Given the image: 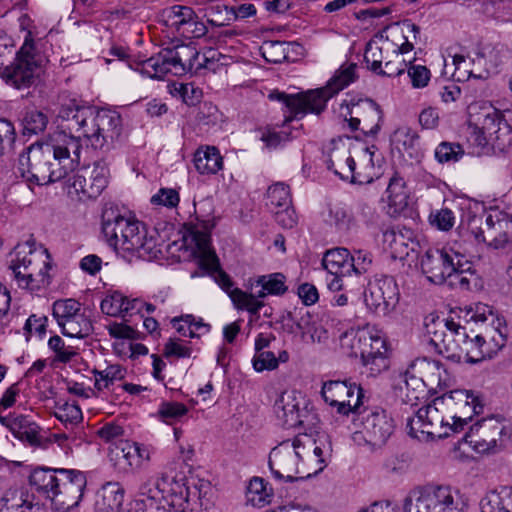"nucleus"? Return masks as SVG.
<instances>
[{
	"mask_svg": "<svg viewBox=\"0 0 512 512\" xmlns=\"http://www.w3.org/2000/svg\"><path fill=\"white\" fill-rule=\"evenodd\" d=\"M81 160V145L66 131H57L45 143H32L18 156L14 175L31 190L65 178Z\"/></svg>",
	"mask_w": 512,
	"mask_h": 512,
	"instance_id": "nucleus-1",
	"label": "nucleus"
},
{
	"mask_svg": "<svg viewBox=\"0 0 512 512\" xmlns=\"http://www.w3.org/2000/svg\"><path fill=\"white\" fill-rule=\"evenodd\" d=\"M59 117L66 122L68 134L83 138L95 150L109 151L122 133V118L116 111L99 109L75 99L62 104Z\"/></svg>",
	"mask_w": 512,
	"mask_h": 512,
	"instance_id": "nucleus-2",
	"label": "nucleus"
},
{
	"mask_svg": "<svg viewBox=\"0 0 512 512\" xmlns=\"http://www.w3.org/2000/svg\"><path fill=\"white\" fill-rule=\"evenodd\" d=\"M102 233L106 242L123 258L147 259L156 256L153 239H147L146 227L128 210L106 205L102 212Z\"/></svg>",
	"mask_w": 512,
	"mask_h": 512,
	"instance_id": "nucleus-3",
	"label": "nucleus"
},
{
	"mask_svg": "<svg viewBox=\"0 0 512 512\" xmlns=\"http://www.w3.org/2000/svg\"><path fill=\"white\" fill-rule=\"evenodd\" d=\"M356 69L357 65L350 63L347 66H341L324 87L292 94L273 90L268 98L281 102L286 107L289 113L286 116V122L302 119L308 113L319 115L326 109L329 99L356 80Z\"/></svg>",
	"mask_w": 512,
	"mask_h": 512,
	"instance_id": "nucleus-4",
	"label": "nucleus"
},
{
	"mask_svg": "<svg viewBox=\"0 0 512 512\" xmlns=\"http://www.w3.org/2000/svg\"><path fill=\"white\" fill-rule=\"evenodd\" d=\"M208 54L201 56L194 46L186 44L165 48L142 62V74L152 79H162L168 73L181 76L197 72L201 68H208L216 51L209 50Z\"/></svg>",
	"mask_w": 512,
	"mask_h": 512,
	"instance_id": "nucleus-5",
	"label": "nucleus"
},
{
	"mask_svg": "<svg viewBox=\"0 0 512 512\" xmlns=\"http://www.w3.org/2000/svg\"><path fill=\"white\" fill-rule=\"evenodd\" d=\"M8 272L21 289L38 290L49 284V264L36 251L34 243L26 241L15 246L10 254Z\"/></svg>",
	"mask_w": 512,
	"mask_h": 512,
	"instance_id": "nucleus-6",
	"label": "nucleus"
},
{
	"mask_svg": "<svg viewBox=\"0 0 512 512\" xmlns=\"http://www.w3.org/2000/svg\"><path fill=\"white\" fill-rule=\"evenodd\" d=\"M193 450H180L179 454L173 458L165 467L161 475L152 482L153 495L161 506V498L170 496L172 502L181 505L182 502H189V495H195V489L192 492L188 489L189 477L187 473L191 472L189 461L192 459Z\"/></svg>",
	"mask_w": 512,
	"mask_h": 512,
	"instance_id": "nucleus-7",
	"label": "nucleus"
},
{
	"mask_svg": "<svg viewBox=\"0 0 512 512\" xmlns=\"http://www.w3.org/2000/svg\"><path fill=\"white\" fill-rule=\"evenodd\" d=\"M125 489L118 482H107L97 493L95 512H166L153 495L152 482L145 480L135 498L123 507Z\"/></svg>",
	"mask_w": 512,
	"mask_h": 512,
	"instance_id": "nucleus-8",
	"label": "nucleus"
},
{
	"mask_svg": "<svg viewBox=\"0 0 512 512\" xmlns=\"http://www.w3.org/2000/svg\"><path fill=\"white\" fill-rule=\"evenodd\" d=\"M197 223H189V233L195 244V254L198 259L199 268L208 274H215V280L219 286L229 295L234 291L233 282L228 274L221 268L219 259L211 247L210 231L213 224L209 219L195 217Z\"/></svg>",
	"mask_w": 512,
	"mask_h": 512,
	"instance_id": "nucleus-9",
	"label": "nucleus"
},
{
	"mask_svg": "<svg viewBox=\"0 0 512 512\" xmlns=\"http://www.w3.org/2000/svg\"><path fill=\"white\" fill-rule=\"evenodd\" d=\"M450 486L428 484L412 489L403 504L404 512H463Z\"/></svg>",
	"mask_w": 512,
	"mask_h": 512,
	"instance_id": "nucleus-10",
	"label": "nucleus"
},
{
	"mask_svg": "<svg viewBox=\"0 0 512 512\" xmlns=\"http://www.w3.org/2000/svg\"><path fill=\"white\" fill-rule=\"evenodd\" d=\"M469 230L478 242L502 248L512 241V216L499 210L489 212L484 222L482 217L474 216L469 221Z\"/></svg>",
	"mask_w": 512,
	"mask_h": 512,
	"instance_id": "nucleus-11",
	"label": "nucleus"
},
{
	"mask_svg": "<svg viewBox=\"0 0 512 512\" xmlns=\"http://www.w3.org/2000/svg\"><path fill=\"white\" fill-rule=\"evenodd\" d=\"M442 400L454 414L451 416L452 424H444L442 419L441 425L453 433L462 431L464 425H467L474 415L481 414L484 409L479 397L469 390L450 391L443 395Z\"/></svg>",
	"mask_w": 512,
	"mask_h": 512,
	"instance_id": "nucleus-12",
	"label": "nucleus"
},
{
	"mask_svg": "<svg viewBox=\"0 0 512 512\" xmlns=\"http://www.w3.org/2000/svg\"><path fill=\"white\" fill-rule=\"evenodd\" d=\"M59 481L52 505L57 512H73L84 495L87 478L84 472L76 469L59 468Z\"/></svg>",
	"mask_w": 512,
	"mask_h": 512,
	"instance_id": "nucleus-13",
	"label": "nucleus"
},
{
	"mask_svg": "<svg viewBox=\"0 0 512 512\" xmlns=\"http://www.w3.org/2000/svg\"><path fill=\"white\" fill-rule=\"evenodd\" d=\"M321 394L326 403L337 408L341 415L361 413L363 389L348 380H330L323 383Z\"/></svg>",
	"mask_w": 512,
	"mask_h": 512,
	"instance_id": "nucleus-14",
	"label": "nucleus"
},
{
	"mask_svg": "<svg viewBox=\"0 0 512 512\" xmlns=\"http://www.w3.org/2000/svg\"><path fill=\"white\" fill-rule=\"evenodd\" d=\"M458 258L464 259V255L451 247L429 248L421 257V270L431 283L443 284L455 271Z\"/></svg>",
	"mask_w": 512,
	"mask_h": 512,
	"instance_id": "nucleus-15",
	"label": "nucleus"
},
{
	"mask_svg": "<svg viewBox=\"0 0 512 512\" xmlns=\"http://www.w3.org/2000/svg\"><path fill=\"white\" fill-rule=\"evenodd\" d=\"M109 176L108 164L104 160L95 161L93 168L82 167L69 180L80 198L95 199L107 187Z\"/></svg>",
	"mask_w": 512,
	"mask_h": 512,
	"instance_id": "nucleus-16",
	"label": "nucleus"
},
{
	"mask_svg": "<svg viewBox=\"0 0 512 512\" xmlns=\"http://www.w3.org/2000/svg\"><path fill=\"white\" fill-rule=\"evenodd\" d=\"M38 68L34 55L24 45L14 61L1 69L0 76L6 84L18 90L25 89L34 84Z\"/></svg>",
	"mask_w": 512,
	"mask_h": 512,
	"instance_id": "nucleus-17",
	"label": "nucleus"
},
{
	"mask_svg": "<svg viewBox=\"0 0 512 512\" xmlns=\"http://www.w3.org/2000/svg\"><path fill=\"white\" fill-rule=\"evenodd\" d=\"M274 409L278 419L288 428L304 425L308 417L306 400L295 390L284 391L276 400Z\"/></svg>",
	"mask_w": 512,
	"mask_h": 512,
	"instance_id": "nucleus-18",
	"label": "nucleus"
},
{
	"mask_svg": "<svg viewBox=\"0 0 512 512\" xmlns=\"http://www.w3.org/2000/svg\"><path fill=\"white\" fill-rule=\"evenodd\" d=\"M58 469L47 467L34 468L28 477L31 492L52 502L60 478L58 476Z\"/></svg>",
	"mask_w": 512,
	"mask_h": 512,
	"instance_id": "nucleus-19",
	"label": "nucleus"
},
{
	"mask_svg": "<svg viewBox=\"0 0 512 512\" xmlns=\"http://www.w3.org/2000/svg\"><path fill=\"white\" fill-rule=\"evenodd\" d=\"M355 115L360 117L361 131L365 136H375L380 130L383 112L372 99H361L354 104Z\"/></svg>",
	"mask_w": 512,
	"mask_h": 512,
	"instance_id": "nucleus-20",
	"label": "nucleus"
},
{
	"mask_svg": "<svg viewBox=\"0 0 512 512\" xmlns=\"http://www.w3.org/2000/svg\"><path fill=\"white\" fill-rule=\"evenodd\" d=\"M109 460L122 473L133 472L150 461L149 450H110Z\"/></svg>",
	"mask_w": 512,
	"mask_h": 512,
	"instance_id": "nucleus-21",
	"label": "nucleus"
},
{
	"mask_svg": "<svg viewBox=\"0 0 512 512\" xmlns=\"http://www.w3.org/2000/svg\"><path fill=\"white\" fill-rule=\"evenodd\" d=\"M194 11L188 6L174 5L166 8L161 13L160 22L177 32L186 36L193 24Z\"/></svg>",
	"mask_w": 512,
	"mask_h": 512,
	"instance_id": "nucleus-22",
	"label": "nucleus"
},
{
	"mask_svg": "<svg viewBox=\"0 0 512 512\" xmlns=\"http://www.w3.org/2000/svg\"><path fill=\"white\" fill-rule=\"evenodd\" d=\"M0 512H46L39 503H33L24 489H9L0 503Z\"/></svg>",
	"mask_w": 512,
	"mask_h": 512,
	"instance_id": "nucleus-23",
	"label": "nucleus"
},
{
	"mask_svg": "<svg viewBox=\"0 0 512 512\" xmlns=\"http://www.w3.org/2000/svg\"><path fill=\"white\" fill-rule=\"evenodd\" d=\"M486 422L485 419L473 424L470 426L469 431L465 432L464 435L457 441L455 446L460 445L461 442H465L466 444L472 445L473 448H477L478 445H487V448H505L510 443L511 433L504 426L497 424L493 426V432L496 433L498 438H491L489 441L482 439V441L473 440L472 436L475 431H478L482 424ZM457 448V447H454Z\"/></svg>",
	"mask_w": 512,
	"mask_h": 512,
	"instance_id": "nucleus-24",
	"label": "nucleus"
},
{
	"mask_svg": "<svg viewBox=\"0 0 512 512\" xmlns=\"http://www.w3.org/2000/svg\"><path fill=\"white\" fill-rule=\"evenodd\" d=\"M351 252L343 247L326 251L322 259V266L328 274L351 275L353 265L350 264Z\"/></svg>",
	"mask_w": 512,
	"mask_h": 512,
	"instance_id": "nucleus-25",
	"label": "nucleus"
},
{
	"mask_svg": "<svg viewBox=\"0 0 512 512\" xmlns=\"http://www.w3.org/2000/svg\"><path fill=\"white\" fill-rule=\"evenodd\" d=\"M440 363L435 360H428L427 358H418L410 364L408 369L399 376V386L402 389V383L408 390L410 387L413 390L421 387L424 384L423 371L439 369Z\"/></svg>",
	"mask_w": 512,
	"mask_h": 512,
	"instance_id": "nucleus-26",
	"label": "nucleus"
},
{
	"mask_svg": "<svg viewBox=\"0 0 512 512\" xmlns=\"http://www.w3.org/2000/svg\"><path fill=\"white\" fill-rule=\"evenodd\" d=\"M300 455L297 450H271L269 455V468L276 479L286 478L293 481L294 477L289 474L290 468L287 462L294 463Z\"/></svg>",
	"mask_w": 512,
	"mask_h": 512,
	"instance_id": "nucleus-27",
	"label": "nucleus"
},
{
	"mask_svg": "<svg viewBox=\"0 0 512 512\" xmlns=\"http://www.w3.org/2000/svg\"><path fill=\"white\" fill-rule=\"evenodd\" d=\"M387 200L394 213L402 212L409 204L410 192L406 181L398 173L390 178L387 189Z\"/></svg>",
	"mask_w": 512,
	"mask_h": 512,
	"instance_id": "nucleus-28",
	"label": "nucleus"
},
{
	"mask_svg": "<svg viewBox=\"0 0 512 512\" xmlns=\"http://www.w3.org/2000/svg\"><path fill=\"white\" fill-rule=\"evenodd\" d=\"M482 512H512V486L491 491L480 502Z\"/></svg>",
	"mask_w": 512,
	"mask_h": 512,
	"instance_id": "nucleus-29",
	"label": "nucleus"
},
{
	"mask_svg": "<svg viewBox=\"0 0 512 512\" xmlns=\"http://www.w3.org/2000/svg\"><path fill=\"white\" fill-rule=\"evenodd\" d=\"M137 304H140L139 300H129L122 293L115 291L101 301L100 308L108 316L125 317L126 314L131 313L135 309Z\"/></svg>",
	"mask_w": 512,
	"mask_h": 512,
	"instance_id": "nucleus-30",
	"label": "nucleus"
},
{
	"mask_svg": "<svg viewBox=\"0 0 512 512\" xmlns=\"http://www.w3.org/2000/svg\"><path fill=\"white\" fill-rule=\"evenodd\" d=\"M435 418L438 419V409L436 407L431 406V405L421 407L417 411L416 418L411 419L408 422V426L410 427V430H409L410 436L418 437L415 434V429H416L415 425H418L419 428H421L422 434H427V436H431V437L436 436V434L429 429V427L433 425V420ZM448 436H449V432L446 428L443 433L437 434V437H439V438L448 437Z\"/></svg>",
	"mask_w": 512,
	"mask_h": 512,
	"instance_id": "nucleus-31",
	"label": "nucleus"
},
{
	"mask_svg": "<svg viewBox=\"0 0 512 512\" xmlns=\"http://www.w3.org/2000/svg\"><path fill=\"white\" fill-rule=\"evenodd\" d=\"M196 170L201 174H215L222 169L223 158L219 150L212 146L198 149L194 154Z\"/></svg>",
	"mask_w": 512,
	"mask_h": 512,
	"instance_id": "nucleus-32",
	"label": "nucleus"
},
{
	"mask_svg": "<svg viewBox=\"0 0 512 512\" xmlns=\"http://www.w3.org/2000/svg\"><path fill=\"white\" fill-rule=\"evenodd\" d=\"M370 425V433L374 437V445L385 444L394 431V425L391 418L384 412H372L367 418Z\"/></svg>",
	"mask_w": 512,
	"mask_h": 512,
	"instance_id": "nucleus-33",
	"label": "nucleus"
},
{
	"mask_svg": "<svg viewBox=\"0 0 512 512\" xmlns=\"http://www.w3.org/2000/svg\"><path fill=\"white\" fill-rule=\"evenodd\" d=\"M59 326L63 335L70 338L84 339L93 331L92 322L85 312L72 316Z\"/></svg>",
	"mask_w": 512,
	"mask_h": 512,
	"instance_id": "nucleus-34",
	"label": "nucleus"
},
{
	"mask_svg": "<svg viewBox=\"0 0 512 512\" xmlns=\"http://www.w3.org/2000/svg\"><path fill=\"white\" fill-rule=\"evenodd\" d=\"M392 142L400 152H406L411 158L417 157L419 135L409 127H399L392 136Z\"/></svg>",
	"mask_w": 512,
	"mask_h": 512,
	"instance_id": "nucleus-35",
	"label": "nucleus"
},
{
	"mask_svg": "<svg viewBox=\"0 0 512 512\" xmlns=\"http://www.w3.org/2000/svg\"><path fill=\"white\" fill-rule=\"evenodd\" d=\"M327 222L339 232H348L355 225L351 209L342 203L329 206Z\"/></svg>",
	"mask_w": 512,
	"mask_h": 512,
	"instance_id": "nucleus-36",
	"label": "nucleus"
},
{
	"mask_svg": "<svg viewBox=\"0 0 512 512\" xmlns=\"http://www.w3.org/2000/svg\"><path fill=\"white\" fill-rule=\"evenodd\" d=\"M256 286H260L258 297L267 295L281 296L288 290L286 277L282 273H272L259 276L256 280Z\"/></svg>",
	"mask_w": 512,
	"mask_h": 512,
	"instance_id": "nucleus-37",
	"label": "nucleus"
},
{
	"mask_svg": "<svg viewBox=\"0 0 512 512\" xmlns=\"http://www.w3.org/2000/svg\"><path fill=\"white\" fill-rule=\"evenodd\" d=\"M272 490L262 478L254 477L250 480L246 490V500L252 506L263 507L271 502Z\"/></svg>",
	"mask_w": 512,
	"mask_h": 512,
	"instance_id": "nucleus-38",
	"label": "nucleus"
},
{
	"mask_svg": "<svg viewBox=\"0 0 512 512\" xmlns=\"http://www.w3.org/2000/svg\"><path fill=\"white\" fill-rule=\"evenodd\" d=\"M205 16L210 25L223 27L236 20L234 7L215 2L205 8Z\"/></svg>",
	"mask_w": 512,
	"mask_h": 512,
	"instance_id": "nucleus-39",
	"label": "nucleus"
},
{
	"mask_svg": "<svg viewBox=\"0 0 512 512\" xmlns=\"http://www.w3.org/2000/svg\"><path fill=\"white\" fill-rule=\"evenodd\" d=\"M461 312L463 313L462 317L467 323L474 322L484 324L489 322L493 325L496 320L500 325V319L493 311V308L487 304L475 303L473 305L466 306L461 310Z\"/></svg>",
	"mask_w": 512,
	"mask_h": 512,
	"instance_id": "nucleus-40",
	"label": "nucleus"
},
{
	"mask_svg": "<svg viewBox=\"0 0 512 512\" xmlns=\"http://www.w3.org/2000/svg\"><path fill=\"white\" fill-rule=\"evenodd\" d=\"M364 302L367 308L376 315L385 316L395 309L388 305L385 297L379 293V289L376 288L373 281L368 283L364 292Z\"/></svg>",
	"mask_w": 512,
	"mask_h": 512,
	"instance_id": "nucleus-41",
	"label": "nucleus"
},
{
	"mask_svg": "<svg viewBox=\"0 0 512 512\" xmlns=\"http://www.w3.org/2000/svg\"><path fill=\"white\" fill-rule=\"evenodd\" d=\"M261 298L258 297V293L256 295L248 294L239 288L234 289L231 294V300L237 309L246 310L253 315L258 314L260 309L264 307Z\"/></svg>",
	"mask_w": 512,
	"mask_h": 512,
	"instance_id": "nucleus-42",
	"label": "nucleus"
},
{
	"mask_svg": "<svg viewBox=\"0 0 512 512\" xmlns=\"http://www.w3.org/2000/svg\"><path fill=\"white\" fill-rule=\"evenodd\" d=\"M37 426L28 423L26 418L14 420L12 424V430L14 435L24 443L31 446L40 445V437L38 435Z\"/></svg>",
	"mask_w": 512,
	"mask_h": 512,
	"instance_id": "nucleus-43",
	"label": "nucleus"
},
{
	"mask_svg": "<svg viewBox=\"0 0 512 512\" xmlns=\"http://www.w3.org/2000/svg\"><path fill=\"white\" fill-rule=\"evenodd\" d=\"M464 155V150L459 143L441 142L434 151L435 159L441 164L458 162Z\"/></svg>",
	"mask_w": 512,
	"mask_h": 512,
	"instance_id": "nucleus-44",
	"label": "nucleus"
},
{
	"mask_svg": "<svg viewBox=\"0 0 512 512\" xmlns=\"http://www.w3.org/2000/svg\"><path fill=\"white\" fill-rule=\"evenodd\" d=\"M81 303L75 299H61L53 303V316L58 325L76 314L83 313Z\"/></svg>",
	"mask_w": 512,
	"mask_h": 512,
	"instance_id": "nucleus-45",
	"label": "nucleus"
},
{
	"mask_svg": "<svg viewBox=\"0 0 512 512\" xmlns=\"http://www.w3.org/2000/svg\"><path fill=\"white\" fill-rule=\"evenodd\" d=\"M373 283L379 289V293L385 297L388 305L395 308L400 299V292L395 279L391 276H383L375 279Z\"/></svg>",
	"mask_w": 512,
	"mask_h": 512,
	"instance_id": "nucleus-46",
	"label": "nucleus"
},
{
	"mask_svg": "<svg viewBox=\"0 0 512 512\" xmlns=\"http://www.w3.org/2000/svg\"><path fill=\"white\" fill-rule=\"evenodd\" d=\"M22 123L25 133L38 134L46 129L48 117L45 113L39 110L31 109L26 111Z\"/></svg>",
	"mask_w": 512,
	"mask_h": 512,
	"instance_id": "nucleus-47",
	"label": "nucleus"
},
{
	"mask_svg": "<svg viewBox=\"0 0 512 512\" xmlns=\"http://www.w3.org/2000/svg\"><path fill=\"white\" fill-rule=\"evenodd\" d=\"M268 205L274 208H282L291 205L292 199L288 185L278 182L271 185L267 191Z\"/></svg>",
	"mask_w": 512,
	"mask_h": 512,
	"instance_id": "nucleus-48",
	"label": "nucleus"
},
{
	"mask_svg": "<svg viewBox=\"0 0 512 512\" xmlns=\"http://www.w3.org/2000/svg\"><path fill=\"white\" fill-rule=\"evenodd\" d=\"M455 271L448 276L447 281H449V285L458 286L463 290H468L470 288V278L466 276V273L473 274L471 272V265L464 256V259H457L454 263Z\"/></svg>",
	"mask_w": 512,
	"mask_h": 512,
	"instance_id": "nucleus-49",
	"label": "nucleus"
},
{
	"mask_svg": "<svg viewBox=\"0 0 512 512\" xmlns=\"http://www.w3.org/2000/svg\"><path fill=\"white\" fill-rule=\"evenodd\" d=\"M354 340H357L358 343L362 345L360 347V353L371 352V356L379 354L384 355L387 353L386 342L380 336L360 334L356 336Z\"/></svg>",
	"mask_w": 512,
	"mask_h": 512,
	"instance_id": "nucleus-50",
	"label": "nucleus"
},
{
	"mask_svg": "<svg viewBox=\"0 0 512 512\" xmlns=\"http://www.w3.org/2000/svg\"><path fill=\"white\" fill-rule=\"evenodd\" d=\"M361 359L363 365L369 371V376L375 377L382 371L386 370L389 366V361L386 354L371 356V352H361Z\"/></svg>",
	"mask_w": 512,
	"mask_h": 512,
	"instance_id": "nucleus-51",
	"label": "nucleus"
},
{
	"mask_svg": "<svg viewBox=\"0 0 512 512\" xmlns=\"http://www.w3.org/2000/svg\"><path fill=\"white\" fill-rule=\"evenodd\" d=\"M490 140L492 146L499 150H505L512 145V128L506 120L498 122V128L494 130Z\"/></svg>",
	"mask_w": 512,
	"mask_h": 512,
	"instance_id": "nucleus-52",
	"label": "nucleus"
},
{
	"mask_svg": "<svg viewBox=\"0 0 512 512\" xmlns=\"http://www.w3.org/2000/svg\"><path fill=\"white\" fill-rule=\"evenodd\" d=\"M49 348L55 352L58 361L66 363L69 362L77 352L71 345H65L62 338L58 335L52 336L48 341Z\"/></svg>",
	"mask_w": 512,
	"mask_h": 512,
	"instance_id": "nucleus-53",
	"label": "nucleus"
},
{
	"mask_svg": "<svg viewBox=\"0 0 512 512\" xmlns=\"http://www.w3.org/2000/svg\"><path fill=\"white\" fill-rule=\"evenodd\" d=\"M188 408L178 402H162L158 409V414L165 422L178 419L187 414Z\"/></svg>",
	"mask_w": 512,
	"mask_h": 512,
	"instance_id": "nucleus-54",
	"label": "nucleus"
},
{
	"mask_svg": "<svg viewBox=\"0 0 512 512\" xmlns=\"http://www.w3.org/2000/svg\"><path fill=\"white\" fill-rule=\"evenodd\" d=\"M350 264L353 265V272L356 275L366 273L372 265V254L367 250L357 249L351 253Z\"/></svg>",
	"mask_w": 512,
	"mask_h": 512,
	"instance_id": "nucleus-55",
	"label": "nucleus"
},
{
	"mask_svg": "<svg viewBox=\"0 0 512 512\" xmlns=\"http://www.w3.org/2000/svg\"><path fill=\"white\" fill-rule=\"evenodd\" d=\"M180 201L179 193L173 188H161L151 197V203L167 208H175Z\"/></svg>",
	"mask_w": 512,
	"mask_h": 512,
	"instance_id": "nucleus-56",
	"label": "nucleus"
},
{
	"mask_svg": "<svg viewBox=\"0 0 512 512\" xmlns=\"http://www.w3.org/2000/svg\"><path fill=\"white\" fill-rule=\"evenodd\" d=\"M463 339L465 343L470 346V348H467V355L472 362H477L488 354V351L483 349L485 338L481 334H476L473 337L468 335V338Z\"/></svg>",
	"mask_w": 512,
	"mask_h": 512,
	"instance_id": "nucleus-57",
	"label": "nucleus"
},
{
	"mask_svg": "<svg viewBox=\"0 0 512 512\" xmlns=\"http://www.w3.org/2000/svg\"><path fill=\"white\" fill-rule=\"evenodd\" d=\"M252 363L257 372L274 370L278 367V360L276 359L275 354L266 350L255 352Z\"/></svg>",
	"mask_w": 512,
	"mask_h": 512,
	"instance_id": "nucleus-58",
	"label": "nucleus"
},
{
	"mask_svg": "<svg viewBox=\"0 0 512 512\" xmlns=\"http://www.w3.org/2000/svg\"><path fill=\"white\" fill-rule=\"evenodd\" d=\"M455 217L448 208H442L430 214V223L439 230L448 231L454 226Z\"/></svg>",
	"mask_w": 512,
	"mask_h": 512,
	"instance_id": "nucleus-59",
	"label": "nucleus"
},
{
	"mask_svg": "<svg viewBox=\"0 0 512 512\" xmlns=\"http://www.w3.org/2000/svg\"><path fill=\"white\" fill-rule=\"evenodd\" d=\"M407 73L414 88H424L430 81L431 73L426 66L410 64Z\"/></svg>",
	"mask_w": 512,
	"mask_h": 512,
	"instance_id": "nucleus-60",
	"label": "nucleus"
},
{
	"mask_svg": "<svg viewBox=\"0 0 512 512\" xmlns=\"http://www.w3.org/2000/svg\"><path fill=\"white\" fill-rule=\"evenodd\" d=\"M110 55L116 57L119 61L126 63L129 68L139 71L142 74V62L146 59L131 55L129 54L128 49L118 46H114L110 49Z\"/></svg>",
	"mask_w": 512,
	"mask_h": 512,
	"instance_id": "nucleus-61",
	"label": "nucleus"
},
{
	"mask_svg": "<svg viewBox=\"0 0 512 512\" xmlns=\"http://www.w3.org/2000/svg\"><path fill=\"white\" fill-rule=\"evenodd\" d=\"M55 416L64 423H77L82 419V411L75 403H65L59 407Z\"/></svg>",
	"mask_w": 512,
	"mask_h": 512,
	"instance_id": "nucleus-62",
	"label": "nucleus"
},
{
	"mask_svg": "<svg viewBox=\"0 0 512 512\" xmlns=\"http://www.w3.org/2000/svg\"><path fill=\"white\" fill-rule=\"evenodd\" d=\"M452 63L455 67L453 77L456 81L462 82L476 77L473 72L469 69V62L464 55L455 54L452 56Z\"/></svg>",
	"mask_w": 512,
	"mask_h": 512,
	"instance_id": "nucleus-63",
	"label": "nucleus"
},
{
	"mask_svg": "<svg viewBox=\"0 0 512 512\" xmlns=\"http://www.w3.org/2000/svg\"><path fill=\"white\" fill-rule=\"evenodd\" d=\"M364 60L368 68L374 73H376L378 69H380L382 66V49L377 45L368 43L365 49Z\"/></svg>",
	"mask_w": 512,
	"mask_h": 512,
	"instance_id": "nucleus-64",
	"label": "nucleus"
}]
</instances>
